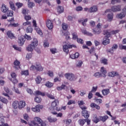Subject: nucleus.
<instances>
[{
    "instance_id": "obj_48",
    "label": "nucleus",
    "mask_w": 126,
    "mask_h": 126,
    "mask_svg": "<svg viewBox=\"0 0 126 126\" xmlns=\"http://www.w3.org/2000/svg\"><path fill=\"white\" fill-rule=\"evenodd\" d=\"M82 63H83L81 61H79V62L76 63V66L77 67H81V65H82Z\"/></svg>"
},
{
    "instance_id": "obj_4",
    "label": "nucleus",
    "mask_w": 126,
    "mask_h": 126,
    "mask_svg": "<svg viewBox=\"0 0 126 126\" xmlns=\"http://www.w3.org/2000/svg\"><path fill=\"white\" fill-rule=\"evenodd\" d=\"M58 105H59V100H55L54 101L51 103V106L50 108L51 111H61V108L58 107Z\"/></svg>"
},
{
    "instance_id": "obj_36",
    "label": "nucleus",
    "mask_w": 126,
    "mask_h": 126,
    "mask_svg": "<svg viewBox=\"0 0 126 126\" xmlns=\"http://www.w3.org/2000/svg\"><path fill=\"white\" fill-rule=\"evenodd\" d=\"M27 33H32L33 31V29L31 27V26H28V27L26 29Z\"/></svg>"
},
{
    "instance_id": "obj_54",
    "label": "nucleus",
    "mask_w": 126,
    "mask_h": 126,
    "mask_svg": "<svg viewBox=\"0 0 126 126\" xmlns=\"http://www.w3.org/2000/svg\"><path fill=\"white\" fill-rule=\"evenodd\" d=\"M108 60L106 59H102L101 60V63H104V64H108Z\"/></svg>"
},
{
    "instance_id": "obj_62",
    "label": "nucleus",
    "mask_w": 126,
    "mask_h": 126,
    "mask_svg": "<svg viewBox=\"0 0 126 126\" xmlns=\"http://www.w3.org/2000/svg\"><path fill=\"white\" fill-rule=\"evenodd\" d=\"M116 2H121V0H111L112 4H115Z\"/></svg>"
},
{
    "instance_id": "obj_15",
    "label": "nucleus",
    "mask_w": 126,
    "mask_h": 126,
    "mask_svg": "<svg viewBox=\"0 0 126 126\" xmlns=\"http://www.w3.org/2000/svg\"><path fill=\"white\" fill-rule=\"evenodd\" d=\"M98 11V8L97 6H93L89 9V12L92 13L93 12H97Z\"/></svg>"
},
{
    "instance_id": "obj_49",
    "label": "nucleus",
    "mask_w": 126,
    "mask_h": 126,
    "mask_svg": "<svg viewBox=\"0 0 126 126\" xmlns=\"http://www.w3.org/2000/svg\"><path fill=\"white\" fill-rule=\"evenodd\" d=\"M35 30L37 33H38V34H39L40 36H42V35H43V32H42V31L41 30V29L39 28H37V29H35Z\"/></svg>"
},
{
    "instance_id": "obj_28",
    "label": "nucleus",
    "mask_w": 126,
    "mask_h": 126,
    "mask_svg": "<svg viewBox=\"0 0 126 126\" xmlns=\"http://www.w3.org/2000/svg\"><path fill=\"white\" fill-rule=\"evenodd\" d=\"M102 44L106 46V45H108V44H110V39L108 38H104L103 39V41L102 42Z\"/></svg>"
},
{
    "instance_id": "obj_35",
    "label": "nucleus",
    "mask_w": 126,
    "mask_h": 126,
    "mask_svg": "<svg viewBox=\"0 0 126 126\" xmlns=\"http://www.w3.org/2000/svg\"><path fill=\"white\" fill-rule=\"evenodd\" d=\"M23 26L24 28L26 27V26H31V22L27 21V22L23 23Z\"/></svg>"
},
{
    "instance_id": "obj_43",
    "label": "nucleus",
    "mask_w": 126,
    "mask_h": 126,
    "mask_svg": "<svg viewBox=\"0 0 126 126\" xmlns=\"http://www.w3.org/2000/svg\"><path fill=\"white\" fill-rule=\"evenodd\" d=\"M1 124H0V126H8V124H4V119L3 118H1L0 120Z\"/></svg>"
},
{
    "instance_id": "obj_34",
    "label": "nucleus",
    "mask_w": 126,
    "mask_h": 126,
    "mask_svg": "<svg viewBox=\"0 0 126 126\" xmlns=\"http://www.w3.org/2000/svg\"><path fill=\"white\" fill-rule=\"evenodd\" d=\"M48 120L50 123H55V122H57V121H58L57 118H54L52 117H48Z\"/></svg>"
},
{
    "instance_id": "obj_42",
    "label": "nucleus",
    "mask_w": 126,
    "mask_h": 126,
    "mask_svg": "<svg viewBox=\"0 0 126 126\" xmlns=\"http://www.w3.org/2000/svg\"><path fill=\"white\" fill-rule=\"evenodd\" d=\"M79 124L81 126H84L85 124V119H80L78 121Z\"/></svg>"
},
{
    "instance_id": "obj_44",
    "label": "nucleus",
    "mask_w": 126,
    "mask_h": 126,
    "mask_svg": "<svg viewBox=\"0 0 126 126\" xmlns=\"http://www.w3.org/2000/svg\"><path fill=\"white\" fill-rule=\"evenodd\" d=\"M65 85L63 84L60 87H57V90H59V91L63 90V89H64V88L65 87Z\"/></svg>"
},
{
    "instance_id": "obj_45",
    "label": "nucleus",
    "mask_w": 126,
    "mask_h": 126,
    "mask_svg": "<svg viewBox=\"0 0 126 126\" xmlns=\"http://www.w3.org/2000/svg\"><path fill=\"white\" fill-rule=\"evenodd\" d=\"M21 74L22 75L27 76L28 74H29V71L28 70L22 71Z\"/></svg>"
},
{
    "instance_id": "obj_32",
    "label": "nucleus",
    "mask_w": 126,
    "mask_h": 126,
    "mask_svg": "<svg viewBox=\"0 0 126 126\" xmlns=\"http://www.w3.org/2000/svg\"><path fill=\"white\" fill-rule=\"evenodd\" d=\"M34 95H36L37 96H39L40 95H41V96H45V94L39 91H36L34 93Z\"/></svg>"
},
{
    "instance_id": "obj_58",
    "label": "nucleus",
    "mask_w": 126,
    "mask_h": 126,
    "mask_svg": "<svg viewBox=\"0 0 126 126\" xmlns=\"http://www.w3.org/2000/svg\"><path fill=\"white\" fill-rule=\"evenodd\" d=\"M72 104H75V100H69L67 104V105H71Z\"/></svg>"
},
{
    "instance_id": "obj_20",
    "label": "nucleus",
    "mask_w": 126,
    "mask_h": 126,
    "mask_svg": "<svg viewBox=\"0 0 126 126\" xmlns=\"http://www.w3.org/2000/svg\"><path fill=\"white\" fill-rule=\"evenodd\" d=\"M19 44H20V46H22L23 44H24V42H25V40L24 38L22 36H20L19 37V39L18 41Z\"/></svg>"
},
{
    "instance_id": "obj_29",
    "label": "nucleus",
    "mask_w": 126,
    "mask_h": 126,
    "mask_svg": "<svg viewBox=\"0 0 126 126\" xmlns=\"http://www.w3.org/2000/svg\"><path fill=\"white\" fill-rule=\"evenodd\" d=\"M91 108H95L97 110H100V106L94 103L91 104Z\"/></svg>"
},
{
    "instance_id": "obj_39",
    "label": "nucleus",
    "mask_w": 126,
    "mask_h": 126,
    "mask_svg": "<svg viewBox=\"0 0 126 126\" xmlns=\"http://www.w3.org/2000/svg\"><path fill=\"white\" fill-rule=\"evenodd\" d=\"M9 3L10 4V6L11 9L12 10H15V6H14V3L11 1H10L9 2Z\"/></svg>"
},
{
    "instance_id": "obj_6",
    "label": "nucleus",
    "mask_w": 126,
    "mask_h": 126,
    "mask_svg": "<svg viewBox=\"0 0 126 126\" xmlns=\"http://www.w3.org/2000/svg\"><path fill=\"white\" fill-rule=\"evenodd\" d=\"M122 6L121 5H114L111 7V11L113 12H117V11H121Z\"/></svg>"
},
{
    "instance_id": "obj_40",
    "label": "nucleus",
    "mask_w": 126,
    "mask_h": 126,
    "mask_svg": "<svg viewBox=\"0 0 126 126\" xmlns=\"http://www.w3.org/2000/svg\"><path fill=\"white\" fill-rule=\"evenodd\" d=\"M45 85V86H46V87H48V88H51V87H53L54 84L50 82H47Z\"/></svg>"
},
{
    "instance_id": "obj_41",
    "label": "nucleus",
    "mask_w": 126,
    "mask_h": 126,
    "mask_svg": "<svg viewBox=\"0 0 126 126\" xmlns=\"http://www.w3.org/2000/svg\"><path fill=\"white\" fill-rule=\"evenodd\" d=\"M62 27L63 30H67V28H68V25L65 23H63L62 25Z\"/></svg>"
},
{
    "instance_id": "obj_11",
    "label": "nucleus",
    "mask_w": 126,
    "mask_h": 126,
    "mask_svg": "<svg viewBox=\"0 0 126 126\" xmlns=\"http://www.w3.org/2000/svg\"><path fill=\"white\" fill-rule=\"evenodd\" d=\"M100 72L103 77H106V76H107V71L104 67H101L100 69Z\"/></svg>"
},
{
    "instance_id": "obj_59",
    "label": "nucleus",
    "mask_w": 126,
    "mask_h": 126,
    "mask_svg": "<svg viewBox=\"0 0 126 126\" xmlns=\"http://www.w3.org/2000/svg\"><path fill=\"white\" fill-rule=\"evenodd\" d=\"M25 39H27L28 41H30V40H31L32 38H31V36L30 35L25 34L24 36Z\"/></svg>"
},
{
    "instance_id": "obj_16",
    "label": "nucleus",
    "mask_w": 126,
    "mask_h": 126,
    "mask_svg": "<svg viewBox=\"0 0 126 126\" xmlns=\"http://www.w3.org/2000/svg\"><path fill=\"white\" fill-rule=\"evenodd\" d=\"M14 67L16 69H18L20 68V62L17 60H16L14 62Z\"/></svg>"
},
{
    "instance_id": "obj_33",
    "label": "nucleus",
    "mask_w": 126,
    "mask_h": 126,
    "mask_svg": "<svg viewBox=\"0 0 126 126\" xmlns=\"http://www.w3.org/2000/svg\"><path fill=\"white\" fill-rule=\"evenodd\" d=\"M109 92H110L109 89H105L102 91V93L103 95H104V96H106V95H108Z\"/></svg>"
},
{
    "instance_id": "obj_2",
    "label": "nucleus",
    "mask_w": 126,
    "mask_h": 126,
    "mask_svg": "<svg viewBox=\"0 0 126 126\" xmlns=\"http://www.w3.org/2000/svg\"><path fill=\"white\" fill-rule=\"evenodd\" d=\"M31 70H37V71H43L44 67L41 65L40 63H36L35 65H32L30 67Z\"/></svg>"
},
{
    "instance_id": "obj_22",
    "label": "nucleus",
    "mask_w": 126,
    "mask_h": 126,
    "mask_svg": "<svg viewBox=\"0 0 126 126\" xmlns=\"http://www.w3.org/2000/svg\"><path fill=\"white\" fill-rule=\"evenodd\" d=\"M25 105H26V103L25 101H23V100L20 101L19 102V106H18L19 109H22L23 108H24V107H25Z\"/></svg>"
},
{
    "instance_id": "obj_37",
    "label": "nucleus",
    "mask_w": 126,
    "mask_h": 126,
    "mask_svg": "<svg viewBox=\"0 0 126 126\" xmlns=\"http://www.w3.org/2000/svg\"><path fill=\"white\" fill-rule=\"evenodd\" d=\"M72 39L73 40H76V39H78V36L77 35V33L76 32H74L72 33Z\"/></svg>"
},
{
    "instance_id": "obj_51",
    "label": "nucleus",
    "mask_w": 126,
    "mask_h": 126,
    "mask_svg": "<svg viewBox=\"0 0 126 126\" xmlns=\"http://www.w3.org/2000/svg\"><path fill=\"white\" fill-rule=\"evenodd\" d=\"M13 91H14L15 93H17V94H20V92L19 91V90H18V88H16L15 87H13Z\"/></svg>"
},
{
    "instance_id": "obj_21",
    "label": "nucleus",
    "mask_w": 126,
    "mask_h": 126,
    "mask_svg": "<svg viewBox=\"0 0 126 126\" xmlns=\"http://www.w3.org/2000/svg\"><path fill=\"white\" fill-rule=\"evenodd\" d=\"M114 18V14L113 13H109L107 15V20L109 22H111L113 21V19Z\"/></svg>"
},
{
    "instance_id": "obj_18",
    "label": "nucleus",
    "mask_w": 126,
    "mask_h": 126,
    "mask_svg": "<svg viewBox=\"0 0 126 126\" xmlns=\"http://www.w3.org/2000/svg\"><path fill=\"white\" fill-rule=\"evenodd\" d=\"M92 32L94 35H99L100 33H101V29H94L92 30Z\"/></svg>"
},
{
    "instance_id": "obj_55",
    "label": "nucleus",
    "mask_w": 126,
    "mask_h": 126,
    "mask_svg": "<svg viewBox=\"0 0 126 126\" xmlns=\"http://www.w3.org/2000/svg\"><path fill=\"white\" fill-rule=\"evenodd\" d=\"M30 126H38V124H36V122L35 121H32L31 123L29 124Z\"/></svg>"
},
{
    "instance_id": "obj_57",
    "label": "nucleus",
    "mask_w": 126,
    "mask_h": 126,
    "mask_svg": "<svg viewBox=\"0 0 126 126\" xmlns=\"http://www.w3.org/2000/svg\"><path fill=\"white\" fill-rule=\"evenodd\" d=\"M119 48L120 50H126V46L123 45V44H120Z\"/></svg>"
},
{
    "instance_id": "obj_5",
    "label": "nucleus",
    "mask_w": 126,
    "mask_h": 126,
    "mask_svg": "<svg viewBox=\"0 0 126 126\" xmlns=\"http://www.w3.org/2000/svg\"><path fill=\"white\" fill-rule=\"evenodd\" d=\"M63 52L66 53V54H68V52H69L68 49H71V48H76V46H75L74 45L65 44L63 45Z\"/></svg>"
},
{
    "instance_id": "obj_30",
    "label": "nucleus",
    "mask_w": 126,
    "mask_h": 126,
    "mask_svg": "<svg viewBox=\"0 0 126 126\" xmlns=\"http://www.w3.org/2000/svg\"><path fill=\"white\" fill-rule=\"evenodd\" d=\"M64 9L63 7L62 6H59L57 8V11L59 13H63V12Z\"/></svg>"
},
{
    "instance_id": "obj_9",
    "label": "nucleus",
    "mask_w": 126,
    "mask_h": 126,
    "mask_svg": "<svg viewBox=\"0 0 126 126\" xmlns=\"http://www.w3.org/2000/svg\"><path fill=\"white\" fill-rule=\"evenodd\" d=\"M8 22H10V26L12 27H17L18 24L14 23V18H12L10 20H7Z\"/></svg>"
},
{
    "instance_id": "obj_63",
    "label": "nucleus",
    "mask_w": 126,
    "mask_h": 126,
    "mask_svg": "<svg viewBox=\"0 0 126 126\" xmlns=\"http://www.w3.org/2000/svg\"><path fill=\"white\" fill-rule=\"evenodd\" d=\"M25 19L27 21H28V20H30L31 19V16H30V15H26L25 16Z\"/></svg>"
},
{
    "instance_id": "obj_38",
    "label": "nucleus",
    "mask_w": 126,
    "mask_h": 126,
    "mask_svg": "<svg viewBox=\"0 0 126 126\" xmlns=\"http://www.w3.org/2000/svg\"><path fill=\"white\" fill-rule=\"evenodd\" d=\"M94 76L96 78H99V77H102L103 76H102V74H101V73L97 72L94 74Z\"/></svg>"
},
{
    "instance_id": "obj_64",
    "label": "nucleus",
    "mask_w": 126,
    "mask_h": 126,
    "mask_svg": "<svg viewBox=\"0 0 126 126\" xmlns=\"http://www.w3.org/2000/svg\"><path fill=\"white\" fill-rule=\"evenodd\" d=\"M50 51L51 52L52 54H56V53H57V49L56 48L51 49Z\"/></svg>"
},
{
    "instance_id": "obj_47",
    "label": "nucleus",
    "mask_w": 126,
    "mask_h": 126,
    "mask_svg": "<svg viewBox=\"0 0 126 126\" xmlns=\"http://www.w3.org/2000/svg\"><path fill=\"white\" fill-rule=\"evenodd\" d=\"M0 101H1V102H2V103H4V104H6L7 103V102H8L7 99H6L5 98L1 97L0 98Z\"/></svg>"
},
{
    "instance_id": "obj_24",
    "label": "nucleus",
    "mask_w": 126,
    "mask_h": 126,
    "mask_svg": "<svg viewBox=\"0 0 126 126\" xmlns=\"http://www.w3.org/2000/svg\"><path fill=\"white\" fill-rule=\"evenodd\" d=\"M1 10L2 12L5 13V12H7L8 11V8L6 7V6L4 4H3L1 8Z\"/></svg>"
},
{
    "instance_id": "obj_3",
    "label": "nucleus",
    "mask_w": 126,
    "mask_h": 126,
    "mask_svg": "<svg viewBox=\"0 0 126 126\" xmlns=\"http://www.w3.org/2000/svg\"><path fill=\"white\" fill-rule=\"evenodd\" d=\"M65 78L69 81H75L76 76H75L72 73H66L64 74Z\"/></svg>"
},
{
    "instance_id": "obj_27",
    "label": "nucleus",
    "mask_w": 126,
    "mask_h": 126,
    "mask_svg": "<svg viewBox=\"0 0 126 126\" xmlns=\"http://www.w3.org/2000/svg\"><path fill=\"white\" fill-rule=\"evenodd\" d=\"M35 80L36 84H40L42 81V77L40 76H37Z\"/></svg>"
},
{
    "instance_id": "obj_17",
    "label": "nucleus",
    "mask_w": 126,
    "mask_h": 126,
    "mask_svg": "<svg viewBox=\"0 0 126 126\" xmlns=\"http://www.w3.org/2000/svg\"><path fill=\"white\" fill-rule=\"evenodd\" d=\"M7 35L10 39H15V36H14V34L10 31L7 32Z\"/></svg>"
},
{
    "instance_id": "obj_61",
    "label": "nucleus",
    "mask_w": 126,
    "mask_h": 126,
    "mask_svg": "<svg viewBox=\"0 0 126 126\" xmlns=\"http://www.w3.org/2000/svg\"><path fill=\"white\" fill-rule=\"evenodd\" d=\"M10 80L11 81H12V82H13V83L14 84H16V83H17V82H18V81H17V79H16V78L15 79H10Z\"/></svg>"
},
{
    "instance_id": "obj_14",
    "label": "nucleus",
    "mask_w": 126,
    "mask_h": 126,
    "mask_svg": "<svg viewBox=\"0 0 126 126\" xmlns=\"http://www.w3.org/2000/svg\"><path fill=\"white\" fill-rule=\"evenodd\" d=\"M108 76L110 77H114V76H119V73L118 72L112 71L108 73Z\"/></svg>"
},
{
    "instance_id": "obj_13",
    "label": "nucleus",
    "mask_w": 126,
    "mask_h": 126,
    "mask_svg": "<svg viewBox=\"0 0 126 126\" xmlns=\"http://www.w3.org/2000/svg\"><path fill=\"white\" fill-rule=\"evenodd\" d=\"M126 12H122L116 15V18H119L120 19H123L124 17H126Z\"/></svg>"
},
{
    "instance_id": "obj_50",
    "label": "nucleus",
    "mask_w": 126,
    "mask_h": 126,
    "mask_svg": "<svg viewBox=\"0 0 126 126\" xmlns=\"http://www.w3.org/2000/svg\"><path fill=\"white\" fill-rule=\"evenodd\" d=\"M34 101L36 103H41V101H42V99L39 97H36L34 98Z\"/></svg>"
},
{
    "instance_id": "obj_10",
    "label": "nucleus",
    "mask_w": 126,
    "mask_h": 126,
    "mask_svg": "<svg viewBox=\"0 0 126 126\" xmlns=\"http://www.w3.org/2000/svg\"><path fill=\"white\" fill-rule=\"evenodd\" d=\"M46 26L48 29H50V30L53 29L54 25H53V22H52V21L48 20L46 22Z\"/></svg>"
},
{
    "instance_id": "obj_52",
    "label": "nucleus",
    "mask_w": 126,
    "mask_h": 126,
    "mask_svg": "<svg viewBox=\"0 0 126 126\" xmlns=\"http://www.w3.org/2000/svg\"><path fill=\"white\" fill-rule=\"evenodd\" d=\"M105 34L107 35V38H109L111 35H113V34H112L111 32H109L108 31H105Z\"/></svg>"
},
{
    "instance_id": "obj_8",
    "label": "nucleus",
    "mask_w": 126,
    "mask_h": 126,
    "mask_svg": "<svg viewBox=\"0 0 126 126\" xmlns=\"http://www.w3.org/2000/svg\"><path fill=\"white\" fill-rule=\"evenodd\" d=\"M41 109H43V106L41 105H37L35 107H32V110L33 112H37V113H39Z\"/></svg>"
},
{
    "instance_id": "obj_12",
    "label": "nucleus",
    "mask_w": 126,
    "mask_h": 126,
    "mask_svg": "<svg viewBox=\"0 0 126 126\" xmlns=\"http://www.w3.org/2000/svg\"><path fill=\"white\" fill-rule=\"evenodd\" d=\"M89 53L92 56H95L96 58V60H98V55H96V53H95V48L94 47L91 48L89 51Z\"/></svg>"
},
{
    "instance_id": "obj_19",
    "label": "nucleus",
    "mask_w": 126,
    "mask_h": 126,
    "mask_svg": "<svg viewBox=\"0 0 126 126\" xmlns=\"http://www.w3.org/2000/svg\"><path fill=\"white\" fill-rule=\"evenodd\" d=\"M34 121H33V122L36 123V124L37 125V126H39V125H41V123L42 122L39 117H35L34 118Z\"/></svg>"
},
{
    "instance_id": "obj_26",
    "label": "nucleus",
    "mask_w": 126,
    "mask_h": 126,
    "mask_svg": "<svg viewBox=\"0 0 126 126\" xmlns=\"http://www.w3.org/2000/svg\"><path fill=\"white\" fill-rule=\"evenodd\" d=\"M19 102L18 101L16 100L12 102V106L14 109H17L18 108Z\"/></svg>"
},
{
    "instance_id": "obj_7",
    "label": "nucleus",
    "mask_w": 126,
    "mask_h": 126,
    "mask_svg": "<svg viewBox=\"0 0 126 126\" xmlns=\"http://www.w3.org/2000/svg\"><path fill=\"white\" fill-rule=\"evenodd\" d=\"M118 44H114L112 45L111 49L107 50V52L108 53H110V54H114V52H115V51H116V50H117V49H118Z\"/></svg>"
},
{
    "instance_id": "obj_56",
    "label": "nucleus",
    "mask_w": 126,
    "mask_h": 126,
    "mask_svg": "<svg viewBox=\"0 0 126 126\" xmlns=\"http://www.w3.org/2000/svg\"><path fill=\"white\" fill-rule=\"evenodd\" d=\"M7 16H12L13 15V12L12 11H7Z\"/></svg>"
},
{
    "instance_id": "obj_25",
    "label": "nucleus",
    "mask_w": 126,
    "mask_h": 126,
    "mask_svg": "<svg viewBox=\"0 0 126 126\" xmlns=\"http://www.w3.org/2000/svg\"><path fill=\"white\" fill-rule=\"evenodd\" d=\"M99 121H101V122H105L109 119V117L107 115L104 116H99Z\"/></svg>"
},
{
    "instance_id": "obj_60",
    "label": "nucleus",
    "mask_w": 126,
    "mask_h": 126,
    "mask_svg": "<svg viewBox=\"0 0 126 126\" xmlns=\"http://www.w3.org/2000/svg\"><path fill=\"white\" fill-rule=\"evenodd\" d=\"M85 123H87V126H89L91 124V120L88 119H85Z\"/></svg>"
},
{
    "instance_id": "obj_23",
    "label": "nucleus",
    "mask_w": 126,
    "mask_h": 126,
    "mask_svg": "<svg viewBox=\"0 0 126 126\" xmlns=\"http://www.w3.org/2000/svg\"><path fill=\"white\" fill-rule=\"evenodd\" d=\"M82 115L84 118H86V119H88L89 118V114H88V111L87 110H83L82 112Z\"/></svg>"
},
{
    "instance_id": "obj_46",
    "label": "nucleus",
    "mask_w": 126,
    "mask_h": 126,
    "mask_svg": "<svg viewBox=\"0 0 126 126\" xmlns=\"http://www.w3.org/2000/svg\"><path fill=\"white\" fill-rule=\"evenodd\" d=\"M29 13V10L27 9H23L22 10L23 14H24V15H26V14H28Z\"/></svg>"
},
{
    "instance_id": "obj_53",
    "label": "nucleus",
    "mask_w": 126,
    "mask_h": 126,
    "mask_svg": "<svg viewBox=\"0 0 126 126\" xmlns=\"http://www.w3.org/2000/svg\"><path fill=\"white\" fill-rule=\"evenodd\" d=\"M69 32H65L64 35L65 36V39H66V40H68V39H69Z\"/></svg>"
},
{
    "instance_id": "obj_1",
    "label": "nucleus",
    "mask_w": 126,
    "mask_h": 126,
    "mask_svg": "<svg viewBox=\"0 0 126 126\" xmlns=\"http://www.w3.org/2000/svg\"><path fill=\"white\" fill-rule=\"evenodd\" d=\"M38 46V40L37 38H33L32 43L27 47V50L29 52H33V50Z\"/></svg>"
},
{
    "instance_id": "obj_31",
    "label": "nucleus",
    "mask_w": 126,
    "mask_h": 126,
    "mask_svg": "<svg viewBox=\"0 0 126 126\" xmlns=\"http://www.w3.org/2000/svg\"><path fill=\"white\" fill-rule=\"evenodd\" d=\"M93 122H94V124H97L98 123H99V122H100L99 117L98 118L97 116H95L94 117Z\"/></svg>"
}]
</instances>
